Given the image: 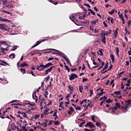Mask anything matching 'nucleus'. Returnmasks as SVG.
I'll return each instance as SVG.
<instances>
[{
  "label": "nucleus",
  "mask_w": 131,
  "mask_h": 131,
  "mask_svg": "<svg viewBox=\"0 0 131 131\" xmlns=\"http://www.w3.org/2000/svg\"><path fill=\"white\" fill-rule=\"evenodd\" d=\"M50 113L49 112V111H48V110H46L44 112V114L45 115H48V114H49Z\"/></svg>",
  "instance_id": "59"
},
{
  "label": "nucleus",
  "mask_w": 131,
  "mask_h": 131,
  "mask_svg": "<svg viewBox=\"0 0 131 131\" xmlns=\"http://www.w3.org/2000/svg\"><path fill=\"white\" fill-rule=\"evenodd\" d=\"M115 107H116V108H120V103H116L115 104Z\"/></svg>",
  "instance_id": "38"
},
{
  "label": "nucleus",
  "mask_w": 131,
  "mask_h": 131,
  "mask_svg": "<svg viewBox=\"0 0 131 131\" xmlns=\"http://www.w3.org/2000/svg\"><path fill=\"white\" fill-rule=\"evenodd\" d=\"M86 101H88V100H86V99L83 100L80 102V105H82V104H83L84 102H85V103H86Z\"/></svg>",
  "instance_id": "50"
},
{
  "label": "nucleus",
  "mask_w": 131,
  "mask_h": 131,
  "mask_svg": "<svg viewBox=\"0 0 131 131\" xmlns=\"http://www.w3.org/2000/svg\"><path fill=\"white\" fill-rule=\"evenodd\" d=\"M84 6H85V7H88V8H91V5L87 4H84Z\"/></svg>",
  "instance_id": "61"
},
{
  "label": "nucleus",
  "mask_w": 131,
  "mask_h": 131,
  "mask_svg": "<svg viewBox=\"0 0 131 131\" xmlns=\"http://www.w3.org/2000/svg\"><path fill=\"white\" fill-rule=\"evenodd\" d=\"M105 65V62H101V66H100V68L98 69V70H100L101 68H103V67Z\"/></svg>",
  "instance_id": "28"
},
{
  "label": "nucleus",
  "mask_w": 131,
  "mask_h": 131,
  "mask_svg": "<svg viewBox=\"0 0 131 131\" xmlns=\"http://www.w3.org/2000/svg\"><path fill=\"white\" fill-rule=\"evenodd\" d=\"M9 57L10 58H11V57H12L13 59H15V58H16V55L15 54V53H12L10 54Z\"/></svg>",
  "instance_id": "27"
},
{
  "label": "nucleus",
  "mask_w": 131,
  "mask_h": 131,
  "mask_svg": "<svg viewBox=\"0 0 131 131\" xmlns=\"http://www.w3.org/2000/svg\"><path fill=\"white\" fill-rule=\"evenodd\" d=\"M0 29L1 30H6L8 31L9 30V27L6 26L5 25L3 24H0Z\"/></svg>",
  "instance_id": "4"
},
{
  "label": "nucleus",
  "mask_w": 131,
  "mask_h": 131,
  "mask_svg": "<svg viewBox=\"0 0 131 131\" xmlns=\"http://www.w3.org/2000/svg\"><path fill=\"white\" fill-rule=\"evenodd\" d=\"M11 128L12 129H16V128H17V126L12 125Z\"/></svg>",
  "instance_id": "58"
},
{
  "label": "nucleus",
  "mask_w": 131,
  "mask_h": 131,
  "mask_svg": "<svg viewBox=\"0 0 131 131\" xmlns=\"http://www.w3.org/2000/svg\"><path fill=\"white\" fill-rule=\"evenodd\" d=\"M47 50H48L49 51H56V52H58V53H56L57 55H60V53H61L59 51H58V50H57L56 49H48Z\"/></svg>",
  "instance_id": "12"
},
{
  "label": "nucleus",
  "mask_w": 131,
  "mask_h": 131,
  "mask_svg": "<svg viewBox=\"0 0 131 131\" xmlns=\"http://www.w3.org/2000/svg\"><path fill=\"white\" fill-rule=\"evenodd\" d=\"M96 126L100 127V126H101V124L100 123V122H97L96 123Z\"/></svg>",
  "instance_id": "49"
},
{
  "label": "nucleus",
  "mask_w": 131,
  "mask_h": 131,
  "mask_svg": "<svg viewBox=\"0 0 131 131\" xmlns=\"http://www.w3.org/2000/svg\"><path fill=\"white\" fill-rule=\"evenodd\" d=\"M99 30H100V29H98L97 30V29H95L94 30L95 33H99Z\"/></svg>",
  "instance_id": "63"
},
{
  "label": "nucleus",
  "mask_w": 131,
  "mask_h": 131,
  "mask_svg": "<svg viewBox=\"0 0 131 131\" xmlns=\"http://www.w3.org/2000/svg\"><path fill=\"white\" fill-rule=\"evenodd\" d=\"M21 72L23 73V74H26V70H25V69H20Z\"/></svg>",
  "instance_id": "24"
},
{
  "label": "nucleus",
  "mask_w": 131,
  "mask_h": 131,
  "mask_svg": "<svg viewBox=\"0 0 131 131\" xmlns=\"http://www.w3.org/2000/svg\"><path fill=\"white\" fill-rule=\"evenodd\" d=\"M37 123L40 125H42L43 127H47L48 126V124H47V122L40 123V122H38Z\"/></svg>",
  "instance_id": "11"
},
{
  "label": "nucleus",
  "mask_w": 131,
  "mask_h": 131,
  "mask_svg": "<svg viewBox=\"0 0 131 131\" xmlns=\"http://www.w3.org/2000/svg\"><path fill=\"white\" fill-rule=\"evenodd\" d=\"M15 50H17V46H14L12 48V49H11L10 51H15Z\"/></svg>",
  "instance_id": "52"
},
{
  "label": "nucleus",
  "mask_w": 131,
  "mask_h": 131,
  "mask_svg": "<svg viewBox=\"0 0 131 131\" xmlns=\"http://www.w3.org/2000/svg\"><path fill=\"white\" fill-rule=\"evenodd\" d=\"M28 66H29L28 65V64H27V63L24 62V63H21L20 65V66H19V67H28Z\"/></svg>",
  "instance_id": "17"
},
{
  "label": "nucleus",
  "mask_w": 131,
  "mask_h": 131,
  "mask_svg": "<svg viewBox=\"0 0 131 131\" xmlns=\"http://www.w3.org/2000/svg\"><path fill=\"white\" fill-rule=\"evenodd\" d=\"M32 98L33 100H35L36 103H37V101L38 100V98H37V96H36V92L34 91L32 94Z\"/></svg>",
  "instance_id": "10"
},
{
  "label": "nucleus",
  "mask_w": 131,
  "mask_h": 131,
  "mask_svg": "<svg viewBox=\"0 0 131 131\" xmlns=\"http://www.w3.org/2000/svg\"><path fill=\"white\" fill-rule=\"evenodd\" d=\"M70 18L74 23H75V21H76L77 22L78 21V19H77V15L76 14H75V15H72V17L70 16Z\"/></svg>",
  "instance_id": "3"
},
{
  "label": "nucleus",
  "mask_w": 131,
  "mask_h": 131,
  "mask_svg": "<svg viewBox=\"0 0 131 131\" xmlns=\"http://www.w3.org/2000/svg\"><path fill=\"white\" fill-rule=\"evenodd\" d=\"M5 8H8V9H11V8H14V5H13V4L6 5Z\"/></svg>",
  "instance_id": "13"
},
{
  "label": "nucleus",
  "mask_w": 131,
  "mask_h": 131,
  "mask_svg": "<svg viewBox=\"0 0 131 131\" xmlns=\"http://www.w3.org/2000/svg\"><path fill=\"white\" fill-rule=\"evenodd\" d=\"M22 129L24 131H28V129L26 128V126H23L22 127Z\"/></svg>",
  "instance_id": "36"
},
{
  "label": "nucleus",
  "mask_w": 131,
  "mask_h": 131,
  "mask_svg": "<svg viewBox=\"0 0 131 131\" xmlns=\"http://www.w3.org/2000/svg\"><path fill=\"white\" fill-rule=\"evenodd\" d=\"M119 17H120V19H122V18H124L123 14H122V13H121L120 15H119Z\"/></svg>",
  "instance_id": "62"
},
{
  "label": "nucleus",
  "mask_w": 131,
  "mask_h": 131,
  "mask_svg": "<svg viewBox=\"0 0 131 131\" xmlns=\"http://www.w3.org/2000/svg\"><path fill=\"white\" fill-rule=\"evenodd\" d=\"M98 55H100V56H103V52L102 49L99 50V52H98Z\"/></svg>",
  "instance_id": "26"
},
{
  "label": "nucleus",
  "mask_w": 131,
  "mask_h": 131,
  "mask_svg": "<svg viewBox=\"0 0 131 131\" xmlns=\"http://www.w3.org/2000/svg\"><path fill=\"white\" fill-rule=\"evenodd\" d=\"M92 103H93V102L91 101L88 105L87 106L89 107V106H90V108H92V107H93V104H92Z\"/></svg>",
  "instance_id": "39"
},
{
  "label": "nucleus",
  "mask_w": 131,
  "mask_h": 131,
  "mask_svg": "<svg viewBox=\"0 0 131 131\" xmlns=\"http://www.w3.org/2000/svg\"><path fill=\"white\" fill-rule=\"evenodd\" d=\"M85 17H86L85 14H83L82 16H79V19H80V20H82V19H84V18H85Z\"/></svg>",
  "instance_id": "29"
},
{
  "label": "nucleus",
  "mask_w": 131,
  "mask_h": 131,
  "mask_svg": "<svg viewBox=\"0 0 131 131\" xmlns=\"http://www.w3.org/2000/svg\"><path fill=\"white\" fill-rule=\"evenodd\" d=\"M3 13H5L6 14H8V15H10V16H12V13H10L9 11H7L6 10H3Z\"/></svg>",
  "instance_id": "31"
},
{
  "label": "nucleus",
  "mask_w": 131,
  "mask_h": 131,
  "mask_svg": "<svg viewBox=\"0 0 131 131\" xmlns=\"http://www.w3.org/2000/svg\"><path fill=\"white\" fill-rule=\"evenodd\" d=\"M54 68H56V67L55 66H52L51 68L46 70L45 71L46 75H48V74H49V72H52V71L53 70V69H54Z\"/></svg>",
  "instance_id": "5"
},
{
  "label": "nucleus",
  "mask_w": 131,
  "mask_h": 131,
  "mask_svg": "<svg viewBox=\"0 0 131 131\" xmlns=\"http://www.w3.org/2000/svg\"><path fill=\"white\" fill-rule=\"evenodd\" d=\"M105 102L108 104V103H111L112 102V101L111 100V99L108 98L106 100H105Z\"/></svg>",
  "instance_id": "35"
},
{
  "label": "nucleus",
  "mask_w": 131,
  "mask_h": 131,
  "mask_svg": "<svg viewBox=\"0 0 131 131\" xmlns=\"http://www.w3.org/2000/svg\"><path fill=\"white\" fill-rule=\"evenodd\" d=\"M101 40L104 45L106 43V33H101Z\"/></svg>",
  "instance_id": "2"
},
{
  "label": "nucleus",
  "mask_w": 131,
  "mask_h": 131,
  "mask_svg": "<svg viewBox=\"0 0 131 131\" xmlns=\"http://www.w3.org/2000/svg\"><path fill=\"white\" fill-rule=\"evenodd\" d=\"M63 105H64V103H63V102L61 101L60 102L59 107H60V108H62V109H64V107H63Z\"/></svg>",
  "instance_id": "30"
},
{
  "label": "nucleus",
  "mask_w": 131,
  "mask_h": 131,
  "mask_svg": "<svg viewBox=\"0 0 131 131\" xmlns=\"http://www.w3.org/2000/svg\"><path fill=\"white\" fill-rule=\"evenodd\" d=\"M68 89H69V90H70V91H74V89L73 88V86H72V85H69Z\"/></svg>",
  "instance_id": "21"
},
{
  "label": "nucleus",
  "mask_w": 131,
  "mask_h": 131,
  "mask_svg": "<svg viewBox=\"0 0 131 131\" xmlns=\"http://www.w3.org/2000/svg\"><path fill=\"white\" fill-rule=\"evenodd\" d=\"M102 100H104V101H106V100H107V97L104 96L103 97H101L99 100L102 101Z\"/></svg>",
  "instance_id": "32"
},
{
  "label": "nucleus",
  "mask_w": 131,
  "mask_h": 131,
  "mask_svg": "<svg viewBox=\"0 0 131 131\" xmlns=\"http://www.w3.org/2000/svg\"><path fill=\"white\" fill-rule=\"evenodd\" d=\"M0 62L1 63H3L4 64H6V65H8V62H7L6 61H5V60H3L2 59H0Z\"/></svg>",
  "instance_id": "43"
},
{
  "label": "nucleus",
  "mask_w": 131,
  "mask_h": 131,
  "mask_svg": "<svg viewBox=\"0 0 131 131\" xmlns=\"http://www.w3.org/2000/svg\"><path fill=\"white\" fill-rule=\"evenodd\" d=\"M3 6H6L8 4V0H3Z\"/></svg>",
  "instance_id": "33"
},
{
  "label": "nucleus",
  "mask_w": 131,
  "mask_h": 131,
  "mask_svg": "<svg viewBox=\"0 0 131 131\" xmlns=\"http://www.w3.org/2000/svg\"><path fill=\"white\" fill-rule=\"evenodd\" d=\"M77 74H72L69 77V79L70 80H74V79H75V78H77Z\"/></svg>",
  "instance_id": "6"
},
{
  "label": "nucleus",
  "mask_w": 131,
  "mask_h": 131,
  "mask_svg": "<svg viewBox=\"0 0 131 131\" xmlns=\"http://www.w3.org/2000/svg\"><path fill=\"white\" fill-rule=\"evenodd\" d=\"M108 66H109V63H108V61H106V63L105 64V67L103 69V71L106 70V69H107V68H108Z\"/></svg>",
  "instance_id": "18"
},
{
  "label": "nucleus",
  "mask_w": 131,
  "mask_h": 131,
  "mask_svg": "<svg viewBox=\"0 0 131 131\" xmlns=\"http://www.w3.org/2000/svg\"><path fill=\"white\" fill-rule=\"evenodd\" d=\"M0 21H2L3 22H5L6 18H3L2 17H0Z\"/></svg>",
  "instance_id": "45"
},
{
  "label": "nucleus",
  "mask_w": 131,
  "mask_h": 131,
  "mask_svg": "<svg viewBox=\"0 0 131 131\" xmlns=\"http://www.w3.org/2000/svg\"><path fill=\"white\" fill-rule=\"evenodd\" d=\"M49 2L50 3H51L52 4H53V5H58V4L59 3V2H56L54 1H52V0H49Z\"/></svg>",
  "instance_id": "25"
},
{
  "label": "nucleus",
  "mask_w": 131,
  "mask_h": 131,
  "mask_svg": "<svg viewBox=\"0 0 131 131\" xmlns=\"http://www.w3.org/2000/svg\"><path fill=\"white\" fill-rule=\"evenodd\" d=\"M48 40V39H43L41 41H38L36 42V44L35 45H34L31 49H33V48H35V47H37V46H38V45H40V43H41V42H43V41H46Z\"/></svg>",
  "instance_id": "8"
},
{
  "label": "nucleus",
  "mask_w": 131,
  "mask_h": 131,
  "mask_svg": "<svg viewBox=\"0 0 131 131\" xmlns=\"http://www.w3.org/2000/svg\"><path fill=\"white\" fill-rule=\"evenodd\" d=\"M57 110H54V114H53V116H56V115H57Z\"/></svg>",
  "instance_id": "55"
},
{
  "label": "nucleus",
  "mask_w": 131,
  "mask_h": 131,
  "mask_svg": "<svg viewBox=\"0 0 131 131\" xmlns=\"http://www.w3.org/2000/svg\"><path fill=\"white\" fill-rule=\"evenodd\" d=\"M23 116H24V117H27V118H28V117H27V114H26V113H24L23 112V114H22Z\"/></svg>",
  "instance_id": "46"
},
{
  "label": "nucleus",
  "mask_w": 131,
  "mask_h": 131,
  "mask_svg": "<svg viewBox=\"0 0 131 131\" xmlns=\"http://www.w3.org/2000/svg\"><path fill=\"white\" fill-rule=\"evenodd\" d=\"M81 121H83V122L79 124V127H82V126L84 124V123H85V121H84V120L81 119Z\"/></svg>",
  "instance_id": "16"
},
{
  "label": "nucleus",
  "mask_w": 131,
  "mask_h": 131,
  "mask_svg": "<svg viewBox=\"0 0 131 131\" xmlns=\"http://www.w3.org/2000/svg\"><path fill=\"white\" fill-rule=\"evenodd\" d=\"M79 90L80 92L82 93V90H83L82 86H79Z\"/></svg>",
  "instance_id": "44"
},
{
  "label": "nucleus",
  "mask_w": 131,
  "mask_h": 131,
  "mask_svg": "<svg viewBox=\"0 0 131 131\" xmlns=\"http://www.w3.org/2000/svg\"><path fill=\"white\" fill-rule=\"evenodd\" d=\"M70 110L72 112H73V113L74 112V111H75V110L73 109V107H72V106H71V107H70Z\"/></svg>",
  "instance_id": "60"
},
{
  "label": "nucleus",
  "mask_w": 131,
  "mask_h": 131,
  "mask_svg": "<svg viewBox=\"0 0 131 131\" xmlns=\"http://www.w3.org/2000/svg\"><path fill=\"white\" fill-rule=\"evenodd\" d=\"M88 126H89L90 128H93V127H95V126L94 124H92V122H88L85 125V127H88Z\"/></svg>",
  "instance_id": "9"
},
{
  "label": "nucleus",
  "mask_w": 131,
  "mask_h": 131,
  "mask_svg": "<svg viewBox=\"0 0 131 131\" xmlns=\"http://www.w3.org/2000/svg\"><path fill=\"white\" fill-rule=\"evenodd\" d=\"M118 28H117L116 30L114 32V35L115 37H117V34H118Z\"/></svg>",
  "instance_id": "15"
},
{
  "label": "nucleus",
  "mask_w": 131,
  "mask_h": 131,
  "mask_svg": "<svg viewBox=\"0 0 131 131\" xmlns=\"http://www.w3.org/2000/svg\"><path fill=\"white\" fill-rule=\"evenodd\" d=\"M88 11H89V12H90L91 14H92V15H96V13L95 12H94V10H93L91 9H89Z\"/></svg>",
  "instance_id": "19"
},
{
  "label": "nucleus",
  "mask_w": 131,
  "mask_h": 131,
  "mask_svg": "<svg viewBox=\"0 0 131 131\" xmlns=\"http://www.w3.org/2000/svg\"><path fill=\"white\" fill-rule=\"evenodd\" d=\"M0 50H3V51H6L7 52H8V51H9V49H8V48H1Z\"/></svg>",
  "instance_id": "54"
},
{
  "label": "nucleus",
  "mask_w": 131,
  "mask_h": 131,
  "mask_svg": "<svg viewBox=\"0 0 131 131\" xmlns=\"http://www.w3.org/2000/svg\"><path fill=\"white\" fill-rule=\"evenodd\" d=\"M127 108H128L127 105L122 106L121 107V109H123L124 110H127Z\"/></svg>",
  "instance_id": "23"
},
{
  "label": "nucleus",
  "mask_w": 131,
  "mask_h": 131,
  "mask_svg": "<svg viewBox=\"0 0 131 131\" xmlns=\"http://www.w3.org/2000/svg\"><path fill=\"white\" fill-rule=\"evenodd\" d=\"M80 109H81V107L80 106L76 107V110H80Z\"/></svg>",
  "instance_id": "64"
},
{
  "label": "nucleus",
  "mask_w": 131,
  "mask_h": 131,
  "mask_svg": "<svg viewBox=\"0 0 131 131\" xmlns=\"http://www.w3.org/2000/svg\"><path fill=\"white\" fill-rule=\"evenodd\" d=\"M40 116L39 114H37L35 116V119H37Z\"/></svg>",
  "instance_id": "57"
},
{
  "label": "nucleus",
  "mask_w": 131,
  "mask_h": 131,
  "mask_svg": "<svg viewBox=\"0 0 131 131\" xmlns=\"http://www.w3.org/2000/svg\"><path fill=\"white\" fill-rule=\"evenodd\" d=\"M115 12V9H113L112 10V11H110V12H108V14H110V15H112V14H114Z\"/></svg>",
  "instance_id": "34"
},
{
  "label": "nucleus",
  "mask_w": 131,
  "mask_h": 131,
  "mask_svg": "<svg viewBox=\"0 0 131 131\" xmlns=\"http://www.w3.org/2000/svg\"><path fill=\"white\" fill-rule=\"evenodd\" d=\"M12 105H16V106H22V104L19 103H16L14 104H12Z\"/></svg>",
  "instance_id": "51"
},
{
  "label": "nucleus",
  "mask_w": 131,
  "mask_h": 131,
  "mask_svg": "<svg viewBox=\"0 0 131 131\" xmlns=\"http://www.w3.org/2000/svg\"><path fill=\"white\" fill-rule=\"evenodd\" d=\"M110 57L111 58L112 63H114V61H115L114 55H113V54H111L110 55Z\"/></svg>",
  "instance_id": "20"
},
{
  "label": "nucleus",
  "mask_w": 131,
  "mask_h": 131,
  "mask_svg": "<svg viewBox=\"0 0 131 131\" xmlns=\"http://www.w3.org/2000/svg\"><path fill=\"white\" fill-rule=\"evenodd\" d=\"M84 131H95V129H88V128H84Z\"/></svg>",
  "instance_id": "47"
},
{
  "label": "nucleus",
  "mask_w": 131,
  "mask_h": 131,
  "mask_svg": "<svg viewBox=\"0 0 131 131\" xmlns=\"http://www.w3.org/2000/svg\"><path fill=\"white\" fill-rule=\"evenodd\" d=\"M115 95H120V91H115L114 92Z\"/></svg>",
  "instance_id": "48"
},
{
  "label": "nucleus",
  "mask_w": 131,
  "mask_h": 131,
  "mask_svg": "<svg viewBox=\"0 0 131 131\" xmlns=\"http://www.w3.org/2000/svg\"><path fill=\"white\" fill-rule=\"evenodd\" d=\"M54 124L55 125H59V124H60V122L59 121H56L55 122H54Z\"/></svg>",
  "instance_id": "42"
},
{
  "label": "nucleus",
  "mask_w": 131,
  "mask_h": 131,
  "mask_svg": "<svg viewBox=\"0 0 131 131\" xmlns=\"http://www.w3.org/2000/svg\"><path fill=\"white\" fill-rule=\"evenodd\" d=\"M6 43H7V41H4V40L0 41V47L2 46V45H6Z\"/></svg>",
  "instance_id": "22"
},
{
  "label": "nucleus",
  "mask_w": 131,
  "mask_h": 131,
  "mask_svg": "<svg viewBox=\"0 0 131 131\" xmlns=\"http://www.w3.org/2000/svg\"><path fill=\"white\" fill-rule=\"evenodd\" d=\"M52 106V101L51 100H49V103L47 104V106Z\"/></svg>",
  "instance_id": "56"
},
{
  "label": "nucleus",
  "mask_w": 131,
  "mask_h": 131,
  "mask_svg": "<svg viewBox=\"0 0 131 131\" xmlns=\"http://www.w3.org/2000/svg\"><path fill=\"white\" fill-rule=\"evenodd\" d=\"M64 67L66 68V70H67L69 72H70V69H69L68 66H64Z\"/></svg>",
  "instance_id": "37"
},
{
  "label": "nucleus",
  "mask_w": 131,
  "mask_h": 131,
  "mask_svg": "<svg viewBox=\"0 0 131 131\" xmlns=\"http://www.w3.org/2000/svg\"><path fill=\"white\" fill-rule=\"evenodd\" d=\"M48 95H49V92L46 91L45 94L44 95L45 98H48Z\"/></svg>",
  "instance_id": "41"
},
{
  "label": "nucleus",
  "mask_w": 131,
  "mask_h": 131,
  "mask_svg": "<svg viewBox=\"0 0 131 131\" xmlns=\"http://www.w3.org/2000/svg\"><path fill=\"white\" fill-rule=\"evenodd\" d=\"M125 103H126V106L128 107L129 105H131V100L128 99L127 100H126Z\"/></svg>",
  "instance_id": "14"
},
{
  "label": "nucleus",
  "mask_w": 131,
  "mask_h": 131,
  "mask_svg": "<svg viewBox=\"0 0 131 131\" xmlns=\"http://www.w3.org/2000/svg\"><path fill=\"white\" fill-rule=\"evenodd\" d=\"M59 56H61V57L67 61V63H70V62H69V59L66 57V55L64 53L60 52Z\"/></svg>",
  "instance_id": "7"
},
{
  "label": "nucleus",
  "mask_w": 131,
  "mask_h": 131,
  "mask_svg": "<svg viewBox=\"0 0 131 131\" xmlns=\"http://www.w3.org/2000/svg\"><path fill=\"white\" fill-rule=\"evenodd\" d=\"M53 65L52 62H49L45 65L43 64V63H41L39 66H37L36 69H37L38 71H42L44 69H46V68H49L51 67V66H53Z\"/></svg>",
  "instance_id": "1"
},
{
  "label": "nucleus",
  "mask_w": 131,
  "mask_h": 131,
  "mask_svg": "<svg viewBox=\"0 0 131 131\" xmlns=\"http://www.w3.org/2000/svg\"><path fill=\"white\" fill-rule=\"evenodd\" d=\"M108 34H111V29H109V31H106L105 33V35H108Z\"/></svg>",
  "instance_id": "40"
},
{
  "label": "nucleus",
  "mask_w": 131,
  "mask_h": 131,
  "mask_svg": "<svg viewBox=\"0 0 131 131\" xmlns=\"http://www.w3.org/2000/svg\"><path fill=\"white\" fill-rule=\"evenodd\" d=\"M92 120L94 121V122H96V120H95V115H93L92 116Z\"/></svg>",
  "instance_id": "53"
}]
</instances>
